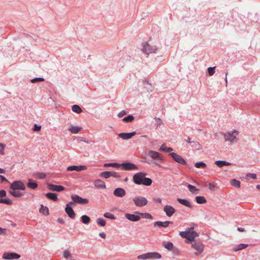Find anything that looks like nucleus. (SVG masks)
I'll return each mask as SVG.
<instances>
[{
	"label": "nucleus",
	"mask_w": 260,
	"mask_h": 260,
	"mask_svg": "<svg viewBox=\"0 0 260 260\" xmlns=\"http://www.w3.org/2000/svg\"><path fill=\"white\" fill-rule=\"evenodd\" d=\"M147 174L143 172H139L134 175L133 180L134 182L137 185H144L150 186L152 184V180L149 178H146Z\"/></svg>",
	"instance_id": "1"
},
{
	"label": "nucleus",
	"mask_w": 260,
	"mask_h": 260,
	"mask_svg": "<svg viewBox=\"0 0 260 260\" xmlns=\"http://www.w3.org/2000/svg\"><path fill=\"white\" fill-rule=\"evenodd\" d=\"M239 132L236 130H234L232 132H228L224 134L223 137L225 141H229L231 143L237 142L238 139L237 136L239 135Z\"/></svg>",
	"instance_id": "2"
},
{
	"label": "nucleus",
	"mask_w": 260,
	"mask_h": 260,
	"mask_svg": "<svg viewBox=\"0 0 260 260\" xmlns=\"http://www.w3.org/2000/svg\"><path fill=\"white\" fill-rule=\"evenodd\" d=\"M141 50L143 53L148 55L151 53H156V51L157 50V48L156 46H151L147 42L143 46Z\"/></svg>",
	"instance_id": "3"
},
{
	"label": "nucleus",
	"mask_w": 260,
	"mask_h": 260,
	"mask_svg": "<svg viewBox=\"0 0 260 260\" xmlns=\"http://www.w3.org/2000/svg\"><path fill=\"white\" fill-rule=\"evenodd\" d=\"M133 202L135 206L141 207L146 205L148 201L145 197L142 196L135 197L133 198Z\"/></svg>",
	"instance_id": "4"
},
{
	"label": "nucleus",
	"mask_w": 260,
	"mask_h": 260,
	"mask_svg": "<svg viewBox=\"0 0 260 260\" xmlns=\"http://www.w3.org/2000/svg\"><path fill=\"white\" fill-rule=\"evenodd\" d=\"M191 244L192 248L196 250L195 254L196 255H199L203 252L204 246L202 243L192 241L191 242Z\"/></svg>",
	"instance_id": "5"
},
{
	"label": "nucleus",
	"mask_w": 260,
	"mask_h": 260,
	"mask_svg": "<svg viewBox=\"0 0 260 260\" xmlns=\"http://www.w3.org/2000/svg\"><path fill=\"white\" fill-rule=\"evenodd\" d=\"M10 189L13 190H25L26 187L24 184L20 180L14 181L10 185Z\"/></svg>",
	"instance_id": "6"
},
{
	"label": "nucleus",
	"mask_w": 260,
	"mask_h": 260,
	"mask_svg": "<svg viewBox=\"0 0 260 260\" xmlns=\"http://www.w3.org/2000/svg\"><path fill=\"white\" fill-rule=\"evenodd\" d=\"M187 231V239L192 242L196 237L199 236V234L194 231L193 226L186 229Z\"/></svg>",
	"instance_id": "7"
},
{
	"label": "nucleus",
	"mask_w": 260,
	"mask_h": 260,
	"mask_svg": "<svg viewBox=\"0 0 260 260\" xmlns=\"http://www.w3.org/2000/svg\"><path fill=\"white\" fill-rule=\"evenodd\" d=\"M121 170L125 171H132L138 169V167L136 165L131 162H124L120 164Z\"/></svg>",
	"instance_id": "8"
},
{
	"label": "nucleus",
	"mask_w": 260,
	"mask_h": 260,
	"mask_svg": "<svg viewBox=\"0 0 260 260\" xmlns=\"http://www.w3.org/2000/svg\"><path fill=\"white\" fill-rule=\"evenodd\" d=\"M100 176L106 179H108L110 177H113L116 178H119L120 177L119 173L114 171H104L100 174Z\"/></svg>",
	"instance_id": "9"
},
{
	"label": "nucleus",
	"mask_w": 260,
	"mask_h": 260,
	"mask_svg": "<svg viewBox=\"0 0 260 260\" xmlns=\"http://www.w3.org/2000/svg\"><path fill=\"white\" fill-rule=\"evenodd\" d=\"M71 198L75 203L80 204H86L89 202L87 199L82 198L77 194L71 195Z\"/></svg>",
	"instance_id": "10"
},
{
	"label": "nucleus",
	"mask_w": 260,
	"mask_h": 260,
	"mask_svg": "<svg viewBox=\"0 0 260 260\" xmlns=\"http://www.w3.org/2000/svg\"><path fill=\"white\" fill-rule=\"evenodd\" d=\"M73 205V203L71 202L67 204L65 211L68 216L72 219H74L75 217V214L72 208V206Z\"/></svg>",
	"instance_id": "11"
},
{
	"label": "nucleus",
	"mask_w": 260,
	"mask_h": 260,
	"mask_svg": "<svg viewBox=\"0 0 260 260\" xmlns=\"http://www.w3.org/2000/svg\"><path fill=\"white\" fill-rule=\"evenodd\" d=\"M169 155L172 157V158L177 162L182 164L185 165L186 164L185 159L182 158L180 155L177 154L176 153L172 152Z\"/></svg>",
	"instance_id": "12"
},
{
	"label": "nucleus",
	"mask_w": 260,
	"mask_h": 260,
	"mask_svg": "<svg viewBox=\"0 0 260 260\" xmlns=\"http://www.w3.org/2000/svg\"><path fill=\"white\" fill-rule=\"evenodd\" d=\"M20 257V255L13 252H5L3 255V258L5 259H14Z\"/></svg>",
	"instance_id": "13"
},
{
	"label": "nucleus",
	"mask_w": 260,
	"mask_h": 260,
	"mask_svg": "<svg viewBox=\"0 0 260 260\" xmlns=\"http://www.w3.org/2000/svg\"><path fill=\"white\" fill-rule=\"evenodd\" d=\"M164 211L168 217H171L176 212L175 209L171 205H166L164 208Z\"/></svg>",
	"instance_id": "14"
},
{
	"label": "nucleus",
	"mask_w": 260,
	"mask_h": 260,
	"mask_svg": "<svg viewBox=\"0 0 260 260\" xmlns=\"http://www.w3.org/2000/svg\"><path fill=\"white\" fill-rule=\"evenodd\" d=\"M149 156L152 159L162 160V155L155 151L149 150L148 152Z\"/></svg>",
	"instance_id": "15"
},
{
	"label": "nucleus",
	"mask_w": 260,
	"mask_h": 260,
	"mask_svg": "<svg viewBox=\"0 0 260 260\" xmlns=\"http://www.w3.org/2000/svg\"><path fill=\"white\" fill-rule=\"evenodd\" d=\"M50 190L60 192L64 190V187L61 185H57L53 184H49L47 186Z\"/></svg>",
	"instance_id": "16"
},
{
	"label": "nucleus",
	"mask_w": 260,
	"mask_h": 260,
	"mask_svg": "<svg viewBox=\"0 0 260 260\" xmlns=\"http://www.w3.org/2000/svg\"><path fill=\"white\" fill-rule=\"evenodd\" d=\"M87 167L85 166H72L68 167L67 169L68 171H76L80 172L86 170Z\"/></svg>",
	"instance_id": "17"
},
{
	"label": "nucleus",
	"mask_w": 260,
	"mask_h": 260,
	"mask_svg": "<svg viewBox=\"0 0 260 260\" xmlns=\"http://www.w3.org/2000/svg\"><path fill=\"white\" fill-rule=\"evenodd\" d=\"M113 194L116 197L122 198L125 196L126 191L123 188L118 187L114 190Z\"/></svg>",
	"instance_id": "18"
},
{
	"label": "nucleus",
	"mask_w": 260,
	"mask_h": 260,
	"mask_svg": "<svg viewBox=\"0 0 260 260\" xmlns=\"http://www.w3.org/2000/svg\"><path fill=\"white\" fill-rule=\"evenodd\" d=\"M136 135V132H133L129 133H121L118 134V136L123 140H128L132 138L133 136Z\"/></svg>",
	"instance_id": "19"
},
{
	"label": "nucleus",
	"mask_w": 260,
	"mask_h": 260,
	"mask_svg": "<svg viewBox=\"0 0 260 260\" xmlns=\"http://www.w3.org/2000/svg\"><path fill=\"white\" fill-rule=\"evenodd\" d=\"M125 217L132 221H137L140 219V217L135 214L126 213L125 214Z\"/></svg>",
	"instance_id": "20"
},
{
	"label": "nucleus",
	"mask_w": 260,
	"mask_h": 260,
	"mask_svg": "<svg viewBox=\"0 0 260 260\" xmlns=\"http://www.w3.org/2000/svg\"><path fill=\"white\" fill-rule=\"evenodd\" d=\"M171 223H172V222L169 221H165L164 222L158 221L154 223V226L159 228H167Z\"/></svg>",
	"instance_id": "21"
},
{
	"label": "nucleus",
	"mask_w": 260,
	"mask_h": 260,
	"mask_svg": "<svg viewBox=\"0 0 260 260\" xmlns=\"http://www.w3.org/2000/svg\"><path fill=\"white\" fill-rule=\"evenodd\" d=\"M93 184L95 187L100 189H105L106 187L105 183L101 179L95 180L93 182Z\"/></svg>",
	"instance_id": "22"
},
{
	"label": "nucleus",
	"mask_w": 260,
	"mask_h": 260,
	"mask_svg": "<svg viewBox=\"0 0 260 260\" xmlns=\"http://www.w3.org/2000/svg\"><path fill=\"white\" fill-rule=\"evenodd\" d=\"M82 129V127L81 126L71 125L68 130L71 132L72 134H78L80 131Z\"/></svg>",
	"instance_id": "23"
},
{
	"label": "nucleus",
	"mask_w": 260,
	"mask_h": 260,
	"mask_svg": "<svg viewBox=\"0 0 260 260\" xmlns=\"http://www.w3.org/2000/svg\"><path fill=\"white\" fill-rule=\"evenodd\" d=\"M9 193L13 197L15 198H20L23 196V194L18 191V190H13L10 189Z\"/></svg>",
	"instance_id": "24"
},
{
	"label": "nucleus",
	"mask_w": 260,
	"mask_h": 260,
	"mask_svg": "<svg viewBox=\"0 0 260 260\" xmlns=\"http://www.w3.org/2000/svg\"><path fill=\"white\" fill-rule=\"evenodd\" d=\"M177 201L181 204L189 208H191V204L190 203L187 201V200L182 199L181 198H177Z\"/></svg>",
	"instance_id": "25"
},
{
	"label": "nucleus",
	"mask_w": 260,
	"mask_h": 260,
	"mask_svg": "<svg viewBox=\"0 0 260 260\" xmlns=\"http://www.w3.org/2000/svg\"><path fill=\"white\" fill-rule=\"evenodd\" d=\"M27 187L29 188L35 189L38 187V184L32 179H29L27 183Z\"/></svg>",
	"instance_id": "26"
},
{
	"label": "nucleus",
	"mask_w": 260,
	"mask_h": 260,
	"mask_svg": "<svg viewBox=\"0 0 260 260\" xmlns=\"http://www.w3.org/2000/svg\"><path fill=\"white\" fill-rule=\"evenodd\" d=\"M150 259H159L161 258V255L156 252H150Z\"/></svg>",
	"instance_id": "27"
},
{
	"label": "nucleus",
	"mask_w": 260,
	"mask_h": 260,
	"mask_svg": "<svg viewBox=\"0 0 260 260\" xmlns=\"http://www.w3.org/2000/svg\"><path fill=\"white\" fill-rule=\"evenodd\" d=\"M215 164H216L218 167L222 168L224 166H230L231 163L223 160H216L215 162Z\"/></svg>",
	"instance_id": "28"
},
{
	"label": "nucleus",
	"mask_w": 260,
	"mask_h": 260,
	"mask_svg": "<svg viewBox=\"0 0 260 260\" xmlns=\"http://www.w3.org/2000/svg\"><path fill=\"white\" fill-rule=\"evenodd\" d=\"M135 213L138 215H141V216H142L143 217L146 219H149L151 220L153 219L152 216L149 213H141L138 211H136Z\"/></svg>",
	"instance_id": "29"
},
{
	"label": "nucleus",
	"mask_w": 260,
	"mask_h": 260,
	"mask_svg": "<svg viewBox=\"0 0 260 260\" xmlns=\"http://www.w3.org/2000/svg\"><path fill=\"white\" fill-rule=\"evenodd\" d=\"M162 245L165 248L170 251L172 250L173 248V244L170 241H165L163 242Z\"/></svg>",
	"instance_id": "30"
},
{
	"label": "nucleus",
	"mask_w": 260,
	"mask_h": 260,
	"mask_svg": "<svg viewBox=\"0 0 260 260\" xmlns=\"http://www.w3.org/2000/svg\"><path fill=\"white\" fill-rule=\"evenodd\" d=\"M248 246V244H240L236 246H235L234 248H233V250L234 251H239V250H242V249H245Z\"/></svg>",
	"instance_id": "31"
},
{
	"label": "nucleus",
	"mask_w": 260,
	"mask_h": 260,
	"mask_svg": "<svg viewBox=\"0 0 260 260\" xmlns=\"http://www.w3.org/2000/svg\"><path fill=\"white\" fill-rule=\"evenodd\" d=\"M191 146L196 150H199L202 148V145L198 142L192 141Z\"/></svg>",
	"instance_id": "32"
},
{
	"label": "nucleus",
	"mask_w": 260,
	"mask_h": 260,
	"mask_svg": "<svg viewBox=\"0 0 260 260\" xmlns=\"http://www.w3.org/2000/svg\"><path fill=\"white\" fill-rule=\"evenodd\" d=\"M196 200L197 203L199 204H205L207 202L206 199L203 196L196 197Z\"/></svg>",
	"instance_id": "33"
},
{
	"label": "nucleus",
	"mask_w": 260,
	"mask_h": 260,
	"mask_svg": "<svg viewBox=\"0 0 260 260\" xmlns=\"http://www.w3.org/2000/svg\"><path fill=\"white\" fill-rule=\"evenodd\" d=\"M46 196L49 199H51L54 201H56L58 199L57 194L54 193H51V192L47 193L46 194Z\"/></svg>",
	"instance_id": "34"
},
{
	"label": "nucleus",
	"mask_w": 260,
	"mask_h": 260,
	"mask_svg": "<svg viewBox=\"0 0 260 260\" xmlns=\"http://www.w3.org/2000/svg\"><path fill=\"white\" fill-rule=\"evenodd\" d=\"M137 258L139 259L146 260V259H150V252H148L146 253H144L141 255H139L138 256Z\"/></svg>",
	"instance_id": "35"
},
{
	"label": "nucleus",
	"mask_w": 260,
	"mask_h": 260,
	"mask_svg": "<svg viewBox=\"0 0 260 260\" xmlns=\"http://www.w3.org/2000/svg\"><path fill=\"white\" fill-rule=\"evenodd\" d=\"M40 213H42L44 215H47L49 214V209L46 206H44L43 205H41V208L40 209Z\"/></svg>",
	"instance_id": "36"
},
{
	"label": "nucleus",
	"mask_w": 260,
	"mask_h": 260,
	"mask_svg": "<svg viewBox=\"0 0 260 260\" xmlns=\"http://www.w3.org/2000/svg\"><path fill=\"white\" fill-rule=\"evenodd\" d=\"M109 167L118 168L120 167V164H119L118 163H116V162H112V163H107V164H105L104 165V167L106 168V167Z\"/></svg>",
	"instance_id": "37"
},
{
	"label": "nucleus",
	"mask_w": 260,
	"mask_h": 260,
	"mask_svg": "<svg viewBox=\"0 0 260 260\" xmlns=\"http://www.w3.org/2000/svg\"><path fill=\"white\" fill-rule=\"evenodd\" d=\"M72 110L73 112L79 114L82 111V109L77 105H74L72 107Z\"/></svg>",
	"instance_id": "38"
},
{
	"label": "nucleus",
	"mask_w": 260,
	"mask_h": 260,
	"mask_svg": "<svg viewBox=\"0 0 260 260\" xmlns=\"http://www.w3.org/2000/svg\"><path fill=\"white\" fill-rule=\"evenodd\" d=\"M231 184L233 186H234L237 188L240 187V182L235 179H232L231 180Z\"/></svg>",
	"instance_id": "39"
},
{
	"label": "nucleus",
	"mask_w": 260,
	"mask_h": 260,
	"mask_svg": "<svg viewBox=\"0 0 260 260\" xmlns=\"http://www.w3.org/2000/svg\"><path fill=\"white\" fill-rule=\"evenodd\" d=\"M81 219H82V222L83 223L86 224H88L90 221V217L85 215H82L81 216Z\"/></svg>",
	"instance_id": "40"
},
{
	"label": "nucleus",
	"mask_w": 260,
	"mask_h": 260,
	"mask_svg": "<svg viewBox=\"0 0 260 260\" xmlns=\"http://www.w3.org/2000/svg\"><path fill=\"white\" fill-rule=\"evenodd\" d=\"M96 223L102 226H104L106 224V221L105 219H104L102 218H98L96 219Z\"/></svg>",
	"instance_id": "41"
},
{
	"label": "nucleus",
	"mask_w": 260,
	"mask_h": 260,
	"mask_svg": "<svg viewBox=\"0 0 260 260\" xmlns=\"http://www.w3.org/2000/svg\"><path fill=\"white\" fill-rule=\"evenodd\" d=\"M194 166L197 168H205L206 164L202 161L197 162L194 164Z\"/></svg>",
	"instance_id": "42"
},
{
	"label": "nucleus",
	"mask_w": 260,
	"mask_h": 260,
	"mask_svg": "<svg viewBox=\"0 0 260 260\" xmlns=\"http://www.w3.org/2000/svg\"><path fill=\"white\" fill-rule=\"evenodd\" d=\"M134 119V117L132 115H129L127 117H125L123 118V121L126 122H130L132 121Z\"/></svg>",
	"instance_id": "43"
},
{
	"label": "nucleus",
	"mask_w": 260,
	"mask_h": 260,
	"mask_svg": "<svg viewBox=\"0 0 260 260\" xmlns=\"http://www.w3.org/2000/svg\"><path fill=\"white\" fill-rule=\"evenodd\" d=\"M187 187H188V189L189 190V191L192 193H194L195 192L198 191V189L197 188H196V187L192 185L188 184L187 185Z\"/></svg>",
	"instance_id": "44"
},
{
	"label": "nucleus",
	"mask_w": 260,
	"mask_h": 260,
	"mask_svg": "<svg viewBox=\"0 0 260 260\" xmlns=\"http://www.w3.org/2000/svg\"><path fill=\"white\" fill-rule=\"evenodd\" d=\"M104 216L107 218H109V219H115L116 218H115V216L110 213H109V212H106L104 214Z\"/></svg>",
	"instance_id": "45"
},
{
	"label": "nucleus",
	"mask_w": 260,
	"mask_h": 260,
	"mask_svg": "<svg viewBox=\"0 0 260 260\" xmlns=\"http://www.w3.org/2000/svg\"><path fill=\"white\" fill-rule=\"evenodd\" d=\"M0 203L6 204L7 205H11L12 203V202L11 200L9 199H0Z\"/></svg>",
	"instance_id": "46"
},
{
	"label": "nucleus",
	"mask_w": 260,
	"mask_h": 260,
	"mask_svg": "<svg viewBox=\"0 0 260 260\" xmlns=\"http://www.w3.org/2000/svg\"><path fill=\"white\" fill-rule=\"evenodd\" d=\"M215 67H209L208 68V72L210 76H212L215 73Z\"/></svg>",
	"instance_id": "47"
},
{
	"label": "nucleus",
	"mask_w": 260,
	"mask_h": 260,
	"mask_svg": "<svg viewBox=\"0 0 260 260\" xmlns=\"http://www.w3.org/2000/svg\"><path fill=\"white\" fill-rule=\"evenodd\" d=\"M63 257L66 258H70L72 256L71 253L68 250H65L63 252Z\"/></svg>",
	"instance_id": "48"
},
{
	"label": "nucleus",
	"mask_w": 260,
	"mask_h": 260,
	"mask_svg": "<svg viewBox=\"0 0 260 260\" xmlns=\"http://www.w3.org/2000/svg\"><path fill=\"white\" fill-rule=\"evenodd\" d=\"M44 81V79L41 77H38L31 80V83H35L36 82H42Z\"/></svg>",
	"instance_id": "49"
},
{
	"label": "nucleus",
	"mask_w": 260,
	"mask_h": 260,
	"mask_svg": "<svg viewBox=\"0 0 260 260\" xmlns=\"http://www.w3.org/2000/svg\"><path fill=\"white\" fill-rule=\"evenodd\" d=\"M246 177H249L252 179H256V175L254 173H247L246 174Z\"/></svg>",
	"instance_id": "50"
},
{
	"label": "nucleus",
	"mask_w": 260,
	"mask_h": 260,
	"mask_svg": "<svg viewBox=\"0 0 260 260\" xmlns=\"http://www.w3.org/2000/svg\"><path fill=\"white\" fill-rule=\"evenodd\" d=\"M179 235L180 236L183 238H186L187 239V231L186 230L185 231L180 232Z\"/></svg>",
	"instance_id": "51"
},
{
	"label": "nucleus",
	"mask_w": 260,
	"mask_h": 260,
	"mask_svg": "<svg viewBox=\"0 0 260 260\" xmlns=\"http://www.w3.org/2000/svg\"><path fill=\"white\" fill-rule=\"evenodd\" d=\"M7 230L6 229L0 227V235H5L7 234Z\"/></svg>",
	"instance_id": "52"
},
{
	"label": "nucleus",
	"mask_w": 260,
	"mask_h": 260,
	"mask_svg": "<svg viewBox=\"0 0 260 260\" xmlns=\"http://www.w3.org/2000/svg\"><path fill=\"white\" fill-rule=\"evenodd\" d=\"M167 146L165 144H162L160 147H159V150L160 151H164V152H166V150H167Z\"/></svg>",
	"instance_id": "53"
},
{
	"label": "nucleus",
	"mask_w": 260,
	"mask_h": 260,
	"mask_svg": "<svg viewBox=\"0 0 260 260\" xmlns=\"http://www.w3.org/2000/svg\"><path fill=\"white\" fill-rule=\"evenodd\" d=\"M209 188L211 190H214L216 188V184L212 183H209Z\"/></svg>",
	"instance_id": "54"
},
{
	"label": "nucleus",
	"mask_w": 260,
	"mask_h": 260,
	"mask_svg": "<svg viewBox=\"0 0 260 260\" xmlns=\"http://www.w3.org/2000/svg\"><path fill=\"white\" fill-rule=\"evenodd\" d=\"M126 114V112L125 110H122L118 113V116L119 117H122Z\"/></svg>",
	"instance_id": "55"
},
{
	"label": "nucleus",
	"mask_w": 260,
	"mask_h": 260,
	"mask_svg": "<svg viewBox=\"0 0 260 260\" xmlns=\"http://www.w3.org/2000/svg\"><path fill=\"white\" fill-rule=\"evenodd\" d=\"M41 128V126H40V125H38L37 124H35V126H34V127L33 128V130L34 131H36V132H38V131H40Z\"/></svg>",
	"instance_id": "56"
},
{
	"label": "nucleus",
	"mask_w": 260,
	"mask_h": 260,
	"mask_svg": "<svg viewBox=\"0 0 260 260\" xmlns=\"http://www.w3.org/2000/svg\"><path fill=\"white\" fill-rule=\"evenodd\" d=\"M155 119L156 120V126H160L161 124H162L161 119L159 118H156V117H155Z\"/></svg>",
	"instance_id": "57"
},
{
	"label": "nucleus",
	"mask_w": 260,
	"mask_h": 260,
	"mask_svg": "<svg viewBox=\"0 0 260 260\" xmlns=\"http://www.w3.org/2000/svg\"><path fill=\"white\" fill-rule=\"evenodd\" d=\"M6 191L5 190H0V197L3 198L6 196Z\"/></svg>",
	"instance_id": "58"
},
{
	"label": "nucleus",
	"mask_w": 260,
	"mask_h": 260,
	"mask_svg": "<svg viewBox=\"0 0 260 260\" xmlns=\"http://www.w3.org/2000/svg\"><path fill=\"white\" fill-rule=\"evenodd\" d=\"M152 200L157 203L161 204V199L160 198H153Z\"/></svg>",
	"instance_id": "59"
},
{
	"label": "nucleus",
	"mask_w": 260,
	"mask_h": 260,
	"mask_svg": "<svg viewBox=\"0 0 260 260\" xmlns=\"http://www.w3.org/2000/svg\"><path fill=\"white\" fill-rule=\"evenodd\" d=\"M99 236H100L101 238H103V239H105V238H106V234H105L104 233H103V232H102V233H100L99 234Z\"/></svg>",
	"instance_id": "60"
},
{
	"label": "nucleus",
	"mask_w": 260,
	"mask_h": 260,
	"mask_svg": "<svg viewBox=\"0 0 260 260\" xmlns=\"http://www.w3.org/2000/svg\"><path fill=\"white\" fill-rule=\"evenodd\" d=\"M173 150V148L171 147H167L166 152H170Z\"/></svg>",
	"instance_id": "61"
},
{
	"label": "nucleus",
	"mask_w": 260,
	"mask_h": 260,
	"mask_svg": "<svg viewBox=\"0 0 260 260\" xmlns=\"http://www.w3.org/2000/svg\"><path fill=\"white\" fill-rule=\"evenodd\" d=\"M185 141L188 143L192 144V141L189 137H187V139H185Z\"/></svg>",
	"instance_id": "62"
},
{
	"label": "nucleus",
	"mask_w": 260,
	"mask_h": 260,
	"mask_svg": "<svg viewBox=\"0 0 260 260\" xmlns=\"http://www.w3.org/2000/svg\"><path fill=\"white\" fill-rule=\"evenodd\" d=\"M46 177V175L45 174L42 173L40 174V175L39 176V178L41 179H43Z\"/></svg>",
	"instance_id": "63"
},
{
	"label": "nucleus",
	"mask_w": 260,
	"mask_h": 260,
	"mask_svg": "<svg viewBox=\"0 0 260 260\" xmlns=\"http://www.w3.org/2000/svg\"><path fill=\"white\" fill-rule=\"evenodd\" d=\"M0 177L2 179V181H8L7 179L5 178V177L3 175H0Z\"/></svg>",
	"instance_id": "64"
}]
</instances>
